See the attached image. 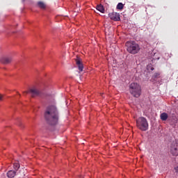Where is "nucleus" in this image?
Segmentation results:
<instances>
[{
	"label": "nucleus",
	"instance_id": "f3484780",
	"mask_svg": "<svg viewBox=\"0 0 178 178\" xmlns=\"http://www.w3.org/2000/svg\"><path fill=\"white\" fill-rule=\"evenodd\" d=\"M13 168L15 170H19V168H20V164H19L18 163H15L13 164Z\"/></svg>",
	"mask_w": 178,
	"mask_h": 178
},
{
	"label": "nucleus",
	"instance_id": "a211bd4d",
	"mask_svg": "<svg viewBox=\"0 0 178 178\" xmlns=\"http://www.w3.org/2000/svg\"><path fill=\"white\" fill-rule=\"evenodd\" d=\"M83 69H84V68H83V67H78L77 72H78L79 73L81 74V72H84V70H83Z\"/></svg>",
	"mask_w": 178,
	"mask_h": 178
},
{
	"label": "nucleus",
	"instance_id": "9b49d317",
	"mask_svg": "<svg viewBox=\"0 0 178 178\" xmlns=\"http://www.w3.org/2000/svg\"><path fill=\"white\" fill-rule=\"evenodd\" d=\"M169 116L168 115V113H163L160 115V118L163 122H165V120H168V118Z\"/></svg>",
	"mask_w": 178,
	"mask_h": 178
},
{
	"label": "nucleus",
	"instance_id": "20e7f679",
	"mask_svg": "<svg viewBox=\"0 0 178 178\" xmlns=\"http://www.w3.org/2000/svg\"><path fill=\"white\" fill-rule=\"evenodd\" d=\"M136 126L141 131H147L148 130V121L144 117H140L136 120Z\"/></svg>",
	"mask_w": 178,
	"mask_h": 178
},
{
	"label": "nucleus",
	"instance_id": "f03ea898",
	"mask_svg": "<svg viewBox=\"0 0 178 178\" xmlns=\"http://www.w3.org/2000/svg\"><path fill=\"white\" fill-rule=\"evenodd\" d=\"M127 51L132 55H136L140 52V44L135 41H128L125 43Z\"/></svg>",
	"mask_w": 178,
	"mask_h": 178
},
{
	"label": "nucleus",
	"instance_id": "7ed1b4c3",
	"mask_svg": "<svg viewBox=\"0 0 178 178\" xmlns=\"http://www.w3.org/2000/svg\"><path fill=\"white\" fill-rule=\"evenodd\" d=\"M129 92L135 98L141 95V86L137 83H132L129 85Z\"/></svg>",
	"mask_w": 178,
	"mask_h": 178
},
{
	"label": "nucleus",
	"instance_id": "423d86ee",
	"mask_svg": "<svg viewBox=\"0 0 178 178\" xmlns=\"http://www.w3.org/2000/svg\"><path fill=\"white\" fill-rule=\"evenodd\" d=\"M170 154L173 155V156H177L178 155V144L177 143H172L170 145Z\"/></svg>",
	"mask_w": 178,
	"mask_h": 178
},
{
	"label": "nucleus",
	"instance_id": "4468645a",
	"mask_svg": "<svg viewBox=\"0 0 178 178\" xmlns=\"http://www.w3.org/2000/svg\"><path fill=\"white\" fill-rule=\"evenodd\" d=\"M169 120H171V122H170L171 126H173L176 123H177V118H176V117H172V118L171 120L169 119Z\"/></svg>",
	"mask_w": 178,
	"mask_h": 178
},
{
	"label": "nucleus",
	"instance_id": "f8f14e48",
	"mask_svg": "<svg viewBox=\"0 0 178 178\" xmlns=\"http://www.w3.org/2000/svg\"><path fill=\"white\" fill-rule=\"evenodd\" d=\"M96 9L97 10H99V12H101V13H105V8L102 4L97 6Z\"/></svg>",
	"mask_w": 178,
	"mask_h": 178
},
{
	"label": "nucleus",
	"instance_id": "6ab92c4d",
	"mask_svg": "<svg viewBox=\"0 0 178 178\" xmlns=\"http://www.w3.org/2000/svg\"><path fill=\"white\" fill-rule=\"evenodd\" d=\"M3 99V95L0 94V101H2Z\"/></svg>",
	"mask_w": 178,
	"mask_h": 178
},
{
	"label": "nucleus",
	"instance_id": "2eb2a0df",
	"mask_svg": "<svg viewBox=\"0 0 178 178\" xmlns=\"http://www.w3.org/2000/svg\"><path fill=\"white\" fill-rule=\"evenodd\" d=\"M159 77H161V73H159V72H156V73L153 75L152 79H153V80H155V79H159Z\"/></svg>",
	"mask_w": 178,
	"mask_h": 178
},
{
	"label": "nucleus",
	"instance_id": "39448f33",
	"mask_svg": "<svg viewBox=\"0 0 178 178\" xmlns=\"http://www.w3.org/2000/svg\"><path fill=\"white\" fill-rule=\"evenodd\" d=\"M12 60H13V56H12L0 57V63L3 65H9V63H12Z\"/></svg>",
	"mask_w": 178,
	"mask_h": 178
},
{
	"label": "nucleus",
	"instance_id": "ddd939ff",
	"mask_svg": "<svg viewBox=\"0 0 178 178\" xmlns=\"http://www.w3.org/2000/svg\"><path fill=\"white\" fill-rule=\"evenodd\" d=\"M38 6H39V8H40L41 9H45V8H47V6L42 1H39L38 3Z\"/></svg>",
	"mask_w": 178,
	"mask_h": 178
},
{
	"label": "nucleus",
	"instance_id": "0eeeda50",
	"mask_svg": "<svg viewBox=\"0 0 178 178\" xmlns=\"http://www.w3.org/2000/svg\"><path fill=\"white\" fill-rule=\"evenodd\" d=\"M108 16L110 19H111V20H114V22H119L120 20V15L118 13H111Z\"/></svg>",
	"mask_w": 178,
	"mask_h": 178
},
{
	"label": "nucleus",
	"instance_id": "f257e3e1",
	"mask_svg": "<svg viewBox=\"0 0 178 178\" xmlns=\"http://www.w3.org/2000/svg\"><path fill=\"white\" fill-rule=\"evenodd\" d=\"M44 119L50 126H56L59 122V113L56 106L51 105L44 112Z\"/></svg>",
	"mask_w": 178,
	"mask_h": 178
},
{
	"label": "nucleus",
	"instance_id": "1a4fd4ad",
	"mask_svg": "<svg viewBox=\"0 0 178 178\" xmlns=\"http://www.w3.org/2000/svg\"><path fill=\"white\" fill-rule=\"evenodd\" d=\"M75 62L78 67H84V65H83V60L80 57L76 56L75 58Z\"/></svg>",
	"mask_w": 178,
	"mask_h": 178
},
{
	"label": "nucleus",
	"instance_id": "dca6fc26",
	"mask_svg": "<svg viewBox=\"0 0 178 178\" xmlns=\"http://www.w3.org/2000/svg\"><path fill=\"white\" fill-rule=\"evenodd\" d=\"M123 8H124V6L123 5L122 3H119L117 5V9H118L119 10H122V9H123Z\"/></svg>",
	"mask_w": 178,
	"mask_h": 178
},
{
	"label": "nucleus",
	"instance_id": "aec40b11",
	"mask_svg": "<svg viewBox=\"0 0 178 178\" xmlns=\"http://www.w3.org/2000/svg\"><path fill=\"white\" fill-rule=\"evenodd\" d=\"M151 70H154V68L152 67V68H151Z\"/></svg>",
	"mask_w": 178,
	"mask_h": 178
},
{
	"label": "nucleus",
	"instance_id": "6e6552de",
	"mask_svg": "<svg viewBox=\"0 0 178 178\" xmlns=\"http://www.w3.org/2000/svg\"><path fill=\"white\" fill-rule=\"evenodd\" d=\"M29 92L31 94L32 97H37V95H40V92L37 88H32L29 92H26V94H29Z\"/></svg>",
	"mask_w": 178,
	"mask_h": 178
},
{
	"label": "nucleus",
	"instance_id": "9d476101",
	"mask_svg": "<svg viewBox=\"0 0 178 178\" xmlns=\"http://www.w3.org/2000/svg\"><path fill=\"white\" fill-rule=\"evenodd\" d=\"M16 176V171L15 170H9L8 172H7V177L8 178H13Z\"/></svg>",
	"mask_w": 178,
	"mask_h": 178
}]
</instances>
